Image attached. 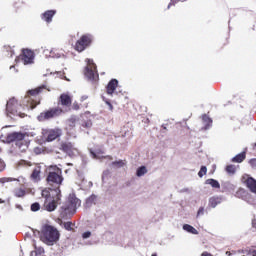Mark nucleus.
<instances>
[{
	"mask_svg": "<svg viewBox=\"0 0 256 256\" xmlns=\"http://www.w3.org/2000/svg\"><path fill=\"white\" fill-rule=\"evenodd\" d=\"M44 91H51L47 86L41 85L37 88L28 90L25 96V99H27V103H30V108L35 109L37 105L41 104V93Z\"/></svg>",
	"mask_w": 256,
	"mask_h": 256,
	"instance_id": "nucleus-1",
	"label": "nucleus"
},
{
	"mask_svg": "<svg viewBox=\"0 0 256 256\" xmlns=\"http://www.w3.org/2000/svg\"><path fill=\"white\" fill-rule=\"evenodd\" d=\"M59 235V230H57V228L46 225L42 228L40 239L43 243H46V245H53V243L59 241Z\"/></svg>",
	"mask_w": 256,
	"mask_h": 256,
	"instance_id": "nucleus-2",
	"label": "nucleus"
},
{
	"mask_svg": "<svg viewBox=\"0 0 256 256\" xmlns=\"http://www.w3.org/2000/svg\"><path fill=\"white\" fill-rule=\"evenodd\" d=\"M6 141L8 143L16 142L20 153H25L29 149V141L25 140V134L21 132H13L7 135Z\"/></svg>",
	"mask_w": 256,
	"mask_h": 256,
	"instance_id": "nucleus-3",
	"label": "nucleus"
},
{
	"mask_svg": "<svg viewBox=\"0 0 256 256\" xmlns=\"http://www.w3.org/2000/svg\"><path fill=\"white\" fill-rule=\"evenodd\" d=\"M56 199L51 197V194L49 193V191L44 190L42 191V197H45V201H44V207L46 209V211L52 212L55 211L57 209V205H59V201H61V190L58 188L56 190Z\"/></svg>",
	"mask_w": 256,
	"mask_h": 256,
	"instance_id": "nucleus-4",
	"label": "nucleus"
},
{
	"mask_svg": "<svg viewBox=\"0 0 256 256\" xmlns=\"http://www.w3.org/2000/svg\"><path fill=\"white\" fill-rule=\"evenodd\" d=\"M77 207H81V200L75 194H70L67 203L61 209L65 215H75Z\"/></svg>",
	"mask_w": 256,
	"mask_h": 256,
	"instance_id": "nucleus-5",
	"label": "nucleus"
},
{
	"mask_svg": "<svg viewBox=\"0 0 256 256\" xmlns=\"http://www.w3.org/2000/svg\"><path fill=\"white\" fill-rule=\"evenodd\" d=\"M46 181L48 185L59 187L63 183V171L59 167L50 169Z\"/></svg>",
	"mask_w": 256,
	"mask_h": 256,
	"instance_id": "nucleus-6",
	"label": "nucleus"
},
{
	"mask_svg": "<svg viewBox=\"0 0 256 256\" xmlns=\"http://www.w3.org/2000/svg\"><path fill=\"white\" fill-rule=\"evenodd\" d=\"M91 43H93V35L83 34L75 43L74 49L78 51V53H83L87 47H91Z\"/></svg>",
	"mask_w": 256,
	"mask_h": 256,
	"instance_id": "nucleus-7",
	"label": "nucleus"
},
{
	"mask_svg": "<svg viewBox=\"0 0 256 256\" xmlns=\"http://www.w3.org/2000/svg\"><path fill=\"white\" fill-rule=\"evenodd\" d=\"M63 113V109L59 107L50 108L42 113H40L37 117L38 121H49V119H55V117H59Z\"/></svg>",
	"mask_w": 256,
	"mask_h": 256,
	"instance_id": "nucleus-8",
	"label": "nucleus"
},
{
	"mask_svg": "<svg viewBox=\"0 0 256 256\" xmlns=\"http://www.w3.org/2000/svg\"><path fill=\"white\" fill-rule=\"evenodd\" d=\"M85 76L90 81H99V73L97 72V65L91 59H88V65L85 68Z\"/></svg>",
	"mask_w": 256,
	"mask_h": 256,
	"instance_id": "nucleus-9",
	"label": "nucleus"
},
{
	"mask_svg": "<svg viewBox=\"0 0 256 256\" xmlns=\"http://www.w3.org/2000/svg\"><path fill=\"white\" fill-rule=\"evenodd\" d=\"M18 59L23 65H32L35 62V52L29 48H23Z\"/></svg>",
	"mask_w": 256,
	"mask_h": 256,
	"instance_id": "nucleus-10",
	"label": "nucleus"
},
{
	"mask_svg": "<svg viewBox=\"0 0 256 256\" xmlns=\"http://www.w3.org/2000/svg\"><path fill=\"white\" fill-rule=\"evenodd\" d=\"M61 135L62 131L59 128L42 130V136L48 143H51V141H55V139H59Z\"/></svg>",
	"mask_w": 256,
	"mask_h": 256,
	"instance_id": "nucleus-11",
	"label": "nucleus"
},
{
	"mask_svg": "<svg viewBox=\"0 0 256 256\" xmlns=\"http://www.w3.org/2000/svg\"><path fill=\"white\" fill-rule=\"evenodd\" d=\"M17 105H18V102H17V99L15 98H11L7 104H6V113H7V116L8 117H11V115H19V117H25V113H22L20 114L18 111H17Z\"/></svg>",
	"mask_w": 256,
	"mask_h": 256,
	"instance_id": "nucleus-12",
	"label": "nucleus"
},
{
	"mask_svg": "<svg viewBox=\"0 0 256 256\" xmlns=\"http://www.w3.org/2000/svg\"><path fill=\"white\" fill-rule=\"evenodd\" d=\"M58 105L65 107V109H70L71 105H73V97L67 93L61 94L58 99Z\"/></svg>",
	"mask_w": 256,
	"mask_h": 256,
	"instance_id": "nucleus-13",
	"label": "nucleus"
},
{
	"mask_svg": "<svg viewBox=\"0 0 256 256\" xmlns=\"http://www.w3.org/2000/svg\"><path fill=\"white\" fill-rule=\"evenodd\" d=\"M242 183L251 191V193H256V180L253 177L245 174L242 176Z\"/></svg>",
	"mask_w": 256,
	"mask_h": 256,
	"instance_id": "nucleus-14",
	"label": "nucleus"
},
{
	"mask_svg": "<svg viewBox=\"0 0 256 256\" xmlns=\"http://www.w3.org/2000/svg\"><path fill=\"white\" fill-rule=\"evenodd\" d=\"M57 14V10H47L41 15L42 21L46 23H51L53 21V17Z\"/></svg>",
	"mask_w": 256,
	"mask_h": 256,
	"instance_id": "nucleus-15",
	"label": "nucleus"
},
{
	"mask_svg": "<svg viewBox=\"0 0 256 256\" xmlns=\"http://www.w3.org/2000/svg\"><path fill=\"white\" fill-rule=\"evenodd\" d=\"M30 179L33 181V183H39V181H41V166H36L33 169Z\"/></svg>",
	"mask_w": 256,
	"mask_h": 256,
	"instance_id": "nucleus-16",
	"label": "nucleus"
},
{
	"mask_svg": "<svg viewBox=\"0 0 256 256\" xmlns=\"http://www.w3.org/2000/svg\"><path fill=\"white\" fill-rule=\"evenodd\" d=\"M118 85H119V81L117 79H112L106 86V93L108 95H113L115 93V89H117Z\"/></svg>",
	"mask_w": 256,
	"mask_h": 256,
	"instance_id": "nucleus-17",
	"label": "nucleus"
},
{
	"mask_svg": "<svg viewBox=\"0 0 256 256\" xmlns=\"http://www.w3.org/2000/svg\"><path fill=\"white\" fill-rule=\"evenodd\" d=\"M60 149L63 151V153H67L69 155L73 153V144L71 142H62Z\"/></svg>",
	"mask_w": 256,
	"mask_h": 256,
	"instance_id": "nucleus-18",
	"label": "nucleus"
},
{
	"mask_svg": "<svg viewBox=\"0 0 256 256\" xmlns=\"http://www.w3.org/2000/svg\"><path fill=\"white\" fill-rule=\"evenodd\" d=\"M244 159H247V152L237 154L235 157L231 159V161L232 163H243Z\"/></svg>",
	"mask_w": 256,
	"mask_h": 256,
	"instance_id": "nucleus-19",
	"label": "nucleus"
},
{
	"mask_svg": "<svg viewBox=\"0 0 256 256\" xmlns=\"http://www.w3.org/2000/svg\"><path fill=\"white\" fill-rule=\"evenodd\" d=\"M206 185H211V187H213V189H221V184H219V181L210 178L206 180Z\"/></svg>",
	"mask_w": 256,
	"mask_h": 256,
	"instance_id": "nucleus-20",
	"label": "nucleus"
},
{
	"mask_svg": "<svg viewBox=\"0 0 256 256\" xmlns=\"http://www.w3.org/2000/svg\"><path fill=\"white\" fill-rule=\"evenodd\" d=\"M221 203V198L219 197H211L209 199V207H212V209H215L216 206H218Z\"/></svg>",
	"mask_w": 256,
	"mask_h": 256,
	"instance_id": "nucleus-21",
	"label": "nucleus"
},
{
	"mask_svg": "<svg viewBox=\"0 0 256 256\" xmlns=\"http://www.w3.org/2000/svg\"><path fill=\"white\" fill-rule=\"evenodd\" d=\"M184 231H187L188 233H192V235H199V231L195 229V227L189 225V224H184L183 225Z\"/></svg>",
	"mask_w": 256,
	"mask_h": 256,
	"instance_id": "nucleus-22",
	"label": "nucleus"
},
{
	"mask_svg": "<svg viewBox=\"0 0 256 256\" xmlns=\"http://www.w3.org/2000/svg\"><path fill=\"white\" fill-rule=\"evenodd\" d=\"M13 193L15 197L21 198V197H25L27 192L25 191V188H15L13 190Z\"/></svg>",
	"mask_w": 256,
	"mask_h": 256,
	"instance_id": "nucleus-23",
	"label": "nucleus"
},
{
	"mask_svg": "<svg viewBox=\"0 0 256 256\" xmlns=\"http://www.w3.org/2000/svg\"><path fill=\"white\" fill-rule=\"evenodd\" d=\"M225 171L229 175H235V173L237 172V167H235V165H233V164H230V165L226 166Z\"/></svg>",
	"mask_w": 256,
	"mask_h": 256,
	"instance_id": "nucleus-24",
	"label": "nucleus"
},
{
	"mask_svg": "<svg viewBox=\"0 0 256 256\" xmlns=\"http://www.w3.org/2000/svg\"><path fill=\"white\" fill-rule=\"evenodd\" d=\"M202 121L206 127H210L211 123H213V120L207 114L202 115Z\"/></svg>",
	"mask_w": 256,
	"mask_h": 256,
	"instance_id": "nucleus-25",
	"label": "nucleus"
},
{
	"mask_svg": "<svg viewBox=\"0 0 256 256\" xmlns=\"http://www.w3.org/2000/svg\"><path fill=\"white\" fill-rule=\"evenodd\" d=\"M146 173H147V167L145 166L139 167L136 171L137 177H143V175H145Z\"/></svg>",
	"mask_w": 256,
	"mask_h": 256,
	"instance_id": "nucleus-26",
	"label": "nucleus"
},
{
	"mask_svg": "<svg viewBox=\"0 0 256 256\" xmlns=\"http://www.w3.org/2000/svg\"><path fill=\"white\" fill-rule=\"evenodd\" d=\"M13 181H17V179L11 177H2L0 178V185H5V183H11Z\"/></svg>",
	"mask_w": 256,
	"mask_h": 256,
	"instance_id": "nucleus-27",
	"label": "nucleus"
},
{
	"mask_svg": "<svg viewBox=\"0 0 256 256\" xmlns=\"http://www.w3.org/2000/svg\"><path fill=\"white\" fill-rule=\"evenodd\" d=\"M81 125L84 129H91V127H93V122L91 120H85Z\"/></svg>",
	"mask_w": 256,
	"mask_h": 256,
	"instance_id": "nucleus-28",
	"label": "nucleus"
},
{
	"mask_svg": "<svg viewBox=\"0 0 256 256\" xmlns=\"http://www.w3.org/2000/svg\"><path fill=\"white\" fill-rule=\"evenodd\" d=\"M18 165L20 167H31V165H33L31 162L27 161V160H20L18 162Z\"/></svg>",
	"mask_w": 256,
	"mask_h": 256,
	"instance_id": "nucleus-29",
	"label": "nucleus"
},
{
	"mask_svg": "<svg viewBox=\"0 0 256 256\" xmlns=\"http://www.w3.org/2000/svg\"><path fill=\"white\" fill-rule=\"evenodd\" d=\"M112 165L114 167H118V169H119L121 167H125V162H123V160H118V161L112 162Z\"/></svg>",
	"mask_w": 256,
	"mask_h": 256,
	"instance_id": "nucleus-30",
	"label": "nucleus"
},
{
	"mask_svg": "<svg viewBox=\"0 0 256 256\" xmlns=\"http://www.w3.org/2000/svg\"><path fill=\"white\" fill-rule=\"evenodd\" d=\"M204 175H207V167L206 166H202L200 168V171L198 172L199 177H203Z\"/></svg>",
	"mask_w": 256,
	"mask_h": 256,
	"instance_id": "nucleus-31",
	"label": "nucleus"
},
{
	"mask_svg": "<svg viewBox=\"0 0 256 256\" xmlns=\"http://www.w3.org/2000/svg\"><path fill=\"white\" fill-rule=\"evenodd\" d=\"M64 229H66V231H73V223L72 222H65L64 223Z\"/></svg>",
	"mask_w": 256,
	"mask_h": 256,
	"instance_id": "nucleus-32",
	"label": "nucleus"
},
{
	"mask_svg": "<svg viewBox=\"0 0 256 256\" xmlns=\"http://www.w3.org/2000/svg\"><path fill=\"white\" fill-rule=\"evenodd\" d=\"M39 209H41V205H39V203L35 202L31 205V211H39Z\"/></svg>",
	"mask_w": 256,
	"mask_h": 256,
	"instance_id": "nucleus-33",
	"label": "nucleus"
},
{
	"mask_svg": "<svg viewBox=\"0 0 256 256\" xmlns=\"http://www.w3.org/2000/svg\"><path fill=\"white\" fill-rule=\"evenodd\" d=\"M201 215H205V208L200 207L197 211V217H201Z\"/></svg>",
	"mask_w": 256,
	"mask_h": 256,
	"instance_id": "nucleus-34",
	"label": "nucleus"
},
{
	"mask_svg": "<svg viewBox=\"0 0 256 256\" xmlns=\"http://www.w3.org/2000/svg\"><path fill=\"white\" fill-rule=\"evenodd\" d=\"M96 199H97V196L91 195V196L87 199L86 203H95V200H96Z\"/></svg>",
	"mask_w": 256,
	"mask_h": 256,
	"instance_id": "nucleus-35",
	"label": "nucleus"
},
{
	"mask_svg": "<svg viewBox=\"0 0 256 256\" xmlns=\"http://www.w3.org/2000/svg\"><path fill=\"white\" fill-rule=\"evenodd\" d=\"M96 199H97V196L91 195V196L87 199L86 203H95V200H96Z\"/></svg>",
	"mask_w": 256,
	"mask_h": 256,
	"instance_id": "nucleus-36",
	"label": "nucleus"
},
{
	"mask_svg": "<svg viewBox=\"0 0 256 256\" xmlns=\"http://www.w3.org/2000/svg\"><path fill=\"white\" fill-rule=\"evenodd\" d=\"M72 109L74 111H79V109H80L79 103L78 102H74L73 105H72Z\"/></svg>",
	"mask_w": 256,
	"mask_h": 256,
	"instance_id": "nucleus-37",
	"label": "nucleus"
},
{
	"mask_svg": "<svg viewBox=\"0 0 256 256\" xmlns=\"http://www.w3.org/2000/svg\"><path fill=\"white\" fill-rule=\"evenodd\" d=\"M248 256H256V247L249 250Z\"/></svg>",
	"mask_w": 256,
	"mask_h": 256,
	"instance_id": "nucleus-38",
	"label": "nucleus"
},
{
	"mask_svg": "<svg viewBox=\"0 0 256 256\" xmlns=\"http://www.w3.org/2000/svg\"><path fill=\"white\" fill-rule=\"evenodd\" d=\"M83 239H89L91 237V232L87 231L82 234Z\"/></svg>",
	"mask_w": 256,
	"mask_h": 256,
	"instance_id": "nucleus-39",
	"label": "nucleus"
},
{
	"mask_svg": "<svg viewBox=\"0 0 256 256\" xmlns=\"http://www.w3.org/2000/svg\"><path fill=\"white\" fill-rule=\"evenodd\" d=\"M106 105H108L109 111H113V104L109 100H105Z\"/></svg>",
	"mask_w": 256,
	"mask_h": 256,
	"instance_id": "nucleus-40",
	"label": "nucleus"
},
{
	"mask_svg": "<svg viewBox=\"0 0 256 256\" xmlns=\"http://www.w3.org/2000/svg\"><path fill=\"white\" fill-rule=\"evenodd\" d=\"M249 164L251 165V167H256V158L250 159Z\"/></svg>",
	"mask_w": 256,
	"mask_h": 256,
	"instance_id": "nucleus-41",
	"label": "nucleus"
},
{
	"mask_svg": "<svg viewBox=\"0 0 256 256\" xmlns=\"http://www.w3.org/2000/svg\"><path fill=\"white\" fill-rule=\"evenodd\" d=\"M181 0H170V3L168 5V9L171 7V5H175L176 3H179Z\"/></svg>",
	"mask_w": 256,
	"mask_h": 256,
	"instance_id": "nucleus-42",
	"label": "nucleus"
},
{
	"mask_svg": "<svg viewBox=\"0 0 256 256\" xmlns=\"http://www.w3.org/2000/svg\"><path fill=\"white\" fill-rule=\"evenodd\" d=\"M5 169V162H3L2 159H0V172Z\"/></svg>",
	"mask_w": 256,
	"mask_h": 256,
	"instance_id": "nucleus-43",
	"label": "nucleus"
},
{
	"mask_svg": "<svg viewBox=\"0 0 256 256\" xmlns=\"http://www.w3.org/2000/svg\"><path fill=\"white\" fill-rule=\"evenodd\" d=\"M76 121H77V119H75V118H70V119H69V123H70V125H72V126L75 125Z\"/></svg>",
	"mask_w": 256,
	"mask_h": 256,
	"instance_id": "nucleus-44",
	"label": "nucleus"
},
{
	"mask_svg": "<svg viewBox=\"0 0 256 256\" xmlns=\"http://www.w3.org/2000/svg\"><path fill=\"white\" fill-rule=\"evenodd\" d=\"M34 153H36V155H40L41 148H39V147L34 148Z\"/></svg>",
	"mask_w": 256,
	"mask_h": 256,
	"instance_id": "nucleus-45",
	"label": "nucleus"
},
{
	"mask_svg": "<svg viewBox=\"0 0 256 256\" xmlns=\"http://www.w3.org/2000/svg\"><path fill=\"white\" fill-rule=\"evenodd\" d=\"M201 256H213V254H211L207 251H204V252H202Z\"/></svg>",
	"mask_w": 256,
	"mask_h": 256,
	"instance_id": "nucleus-46",
	"label": "nucleus"
},
{
	"mask_svg": "<svg viewBox=\"0 0 256 256\" xmlns=\"http://www.w3.org/2000/svg\"><path fill=\"white\" fill-rule=\"evenodd\" d=\"M226 255L231 256V252L227 251Z\"/></svg>",
	"mask_w": 256,
	"mask_h": 256,
	"instance_id": "nucleus-47",
	"label": "nucleus"
},
{
	"mask_svg": "<svg viewBox=\"0 0 256 256\" xmlns=\"http://www.w3.org/2000/svg\"><path fill=\"white\" fill-rule=\"evenodd\" d=\"M151 256H157V254H152Z\"/></svg>",
	"mask_w": 256,
	"mask_h": 256,
	"instance_id": "nucleus-48",
	"label": "nucleus"
},
{
	"mask_svg": "<svg viewBox=\"0 0 256 256\" xmlns=\"http://www.w3.org/2000/svg\"><path fill=\"white\" fill-rule=\"evenodd\" d=\"M0 203H1V199H0Z\"/></svg>",
	"mask_w": 256,
	"mask_h": 256,
	"instance_id": "nucleus-49",
	"label": "nucleus"
}]
</instances>
